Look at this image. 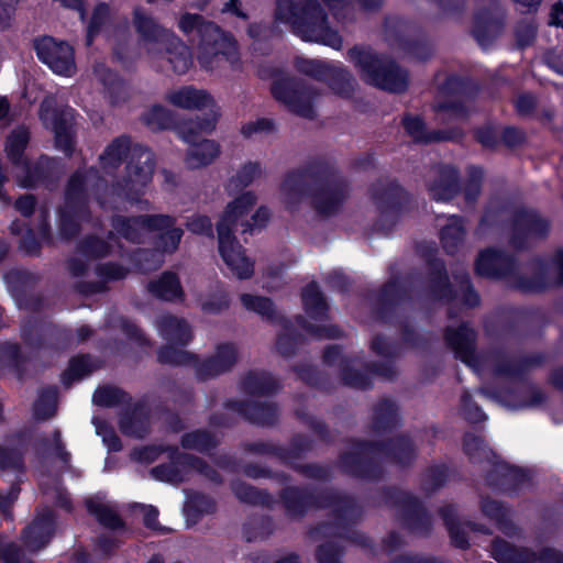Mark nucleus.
<instances>
[{"label": "nucleus", "mask_w": 563, "mask_h": 563, "mask_svg": "<svg viewBox=\"0 0 563 563\" xmlns=\"http://www.w3.org/2000/svg\"><path fill=\"white\" fill-rule=\"evenodd\" d=\"M87 174L98 175V169L90 167L87 173L77 169L69 176L64 192V205L68 206V208L85 211L90 210L87 191Z\"/></svg>", "instance_id": "nucleus-38"}, {"label": "nucleus", "mask_w": 563, "mask_h": 563, "mask_svg": "<svg viewBox=\"0 0 563 563\" xmlns=\"http://www.w3.org/2000/svg\"><path fill=\"white\" fill-rule=\"evenodd\" d=\"M223 407L227 410L236 412L251 424L258 427H274L279 420V407L273 401L230 398L223 402Z\"/></svg>", "instance_id": "nucleus-26"}, {"label": "nucleus", "mask_w": 563, "mask_h": 563, "mask_svg": "<svg viewBox=\"0 0 563 563\" xmlns=\"http://www.w3.org/2000/svg\"><path fill=\"white\" fill-rule=\"evenodd\" d=\"M492 558L498 563H533L534 551L528 547H518L496 537L490 542Z\"/></svg>", "instance_id": "nucleus-44"}, {"label": "nucleus", "mask_w": 563, "mask_h": 563, "mask_svg": "<svg viewBox=\"0 0 563 563\" xmlns=\"http://www.w3.org/2000/svg\"><path fill=\"white\" fill-rule=\"evenodd\" d=\"M477 394L492 399L512 410H522L542 406L547 401V395L536 385H529L528 397H521L514 388H501L496 386H482Z\"/></svg>", "instance_id": "nucleus-27"}, {"label": "nucleus", "mask_w": 563, "mask_h": 563, "mask_svg": "<svg viewBox=\"0 0 563 563\" xmlns=\"http://www.w3.org/2000/svg\"><path fill=\"white\" fill-rule=\"evenodd\" d=\"M36 55L52 70H70L76 67L74 47L66 41L44 35L34 40Z\"/></svg>", "instance_id": "nucleus-24"}, {"label": "nucleus", "mask_w": 563, "mask_h": 563, "mask_svg": "<svg viewBox=\"0 0 563 563\" xmlns=\"http://www.w3.org/2000/svg\"><path fill=\"white\" fill-rule=\"evenodd\" d=\"M278 499L289 519H302L311 509L325 510L339 504L349 505L346 494L333 487L313 489L310 486L289 485L278 492Z\"/></svg>", "instance_id": "nucleus-6"}, {"label": "nucleus", "mask_w": 563, "mask_h": 563, "mask_svg": "<svg viewBox=\"0 0 563 563\" xmlns=\"http://www.w3.org/2000/svg\"><path fill=\"white\" fill-rule=\"evenodd\" d=\"M410 297L407 285L398 276L388 278L378 289L372 307L374 319L382 324L394 325L399 308Z\"/></svg>", "instance_id": "nucleus-16"}, {"label": "nucleus", "mask_w": 563, "mask_h": 563, "mask_svg": "<svg viewBox=\"0 0 563 563\" xmlns=\"http://www.w3.org/2000/svg\"><path fill=\"white\" fill-rule=\"evenodd\" d=\"M438 512L449 532L452 545L460 550H468L471 547L470 539L459 520L456 505H444L439 508Z\"/></svg>", "instance_id": "nucleus-46"}, {"label": "nucleus", "mask_w": 563, "mask_h": 563, "mask_svg": "<svg viewBox=\"0 0 563 563\" xmlns=\"http://www.w3.org/2000/svg\"><path fill=\"white\" fill-rule=\"evenodd\" d=\"M30 142V131L24 125L14 129L5 142V153L12 165L23 167L29 161L25 157V150Z\"/></svg>", "instance_id": "nucleus-56"}, {"label": "nucleus", "mask_w": 563, "mask_h": 563, "mask_svg": "<svg viewBox=\"0 0 563 563\" xmlns=\"http://www.w3.org/2000/svg\"><path fill=\"white\" fill-rule=\"evenodd\" d=\"M163 451L168 454L169 461L154 466L151 470L152 477L175 485L183 483L189 473V465L186 464L184 455L190 453L180 452L175 445H166Z\"/></svg>", "instance_id": "nucleus-33"}, {"label": "nucleus", "mask_w": 563, "mask_h": 563, "mask_svg": "<svg viewBox=\"0 0 563 563\" xmlns=\"http://www.w3.org/2000/svg\"><path fill=\"white\" fill-rule=\"evenodd\" d=\"M178 27L184 34L197 32L199 57L209 59L222 55L231 63L238 59V44L235 38L221 30L212 21L206 20L197 13L185 12L179 16Z\"/></svg>", "instance_id": "nucleus-5"}, {"label": "nucleus", "mask_w": 563, "mask_h": 563, "mask_svg": "<svg viewBox=\"0 0 563 563\" xmlns=\"http://www.w3.org/2000/svg\"><path fill=\"white\" fill-rule=\"evenodd\" d=\"M280 189L288 211H296L302 199L308 198L318 216L329 218L343 208L351 194V183L333 162L313 157L287 172Z\"/></svg>", "instance_id": "nucleus-1"}, {"label": "nucleus", "mask_w": 563, "mask_h": 563, "mask_svg": "<svg viewBox=\"0 0 563 563\" xmlns=\"http://www.w3.org/2000/svg\"><path fill=\"white\" fill-rule=\"evenodd\" d=\"M238 362V350L233 343H220L216 353L202 361L192 364L197 379L206 382L230 372Z\"/></svg>", "instance_id": "nucleus-28"}, {"label": "nucleus", "mask_w": 563, "mask_h": 563, "mask_svg": "<svg viewBox=\"0 0 563 563\" xmlns=\"http://www.w3.org/2000/svg\"><path fill=\"white\" fill-rule=\"evenodd\" d=\"M466 230L461 216H452L440 230V242L448 255H455L464 242Z\"/></svg>", "instance_id": "nucleus-53"}, {"label": "nucleus", "mask_w": 563, "mask_h": 563, "mask_svg": "<svg viewBox=\"0 0 563 563\" xmlns=\"http://www.w3.org/2000/svg\"><path fill=\"white\" fill-rule=\"evenodd\" d=\"M532 276L515 273L512 288L522 294H541L563 286V250L555 251L550 262L540 256L531 260Z\"/></svg>", "instance_id": "nucleus-11"}, {"label": "nucleus", "mask_w": 563, "mask_h": 563, "mask_svg": "<svg viewBox=\"0 0 563 563\" xmlns=\"http://www.w3.org/2000/svg\"><path fill=\"white\" fill-rule=\"evenodd\" d=\"M275 14L303 41L335 49L342 47V37L329 25L328 15L318 0H276Z\"/></svg>", "instance_id": "nucleus-4"}, {"label": "nucleus", "mask_w": 563, "mask_h": 563, "mask_svg": "<svg viewBox=\"0 0 563 563\" xmlns=\"http://www.w3.org/2000/svg\"><path fill=\"white\" fill-rule=\"evenodd\" d=\"M23 168L25 169V175L21 184L24 188L44 186L52 189L58 183L60 165L56 157L43 154L34 164L27 162Z\"/></svg>", "instance_id": "nucleus-31"}, {"label": "nucleus", "mask_w": 563, "mask_h": 563, "mask_svg": "<svg viewBox=\"0 0 563 563\" xmlns=\"http://www.w3.org/2000/svg\"><path fill=\"white\" fill-rule=\"evenodd\" d=\"M430 197L435 201L446 202L462 192L459 169L450 164H443L438 169L437 177L428 184Z\"/></svg>", "instance_id": "nucleus-34"}, {"label": "nucleus", "mask_w": 563, "mask_h": 563, "mask_svg": "<svg viewBox=\"0 0 563 563\" xmlns=\"http://www.w3.org/2000/svg\"><path fill=\"white\" fill-rule=\"evenodd\" d=\"M253 191H245L228 203L217 223L218 250L229 269L239 279H250L254 274V262L246 256L245 249L234 235L239 220L256 205Z\"/></svg>", "instance_id": "nucleus-3"}, {"label": "nucleus", "mask_w": 563, "mask_h": 563, "mask_svg": "<svg viewBox=\"0 0 563 563\" xmlns=\"http://www.w3.org/2000/svg\"><path fill=\"white\" fill-rule=\"evenodd\" d=\"M26 362L27 357L22 352L19 343L0 342V365L12 371L19 380L24 378Z\"/></svg>", "instance_id": "nucleus-57"}, {"label": "nucleus", "mask_w": 563, "mask_h": 563, "mask_svg": "<svg viewBox=\"0 0 563 563\" xmlns=\"http://www.w3.org/2000/svg\"><path fill=\"white\" fill-rule=\"evenodd\" d=\"M40 120L45 129L54 134V146L67 158L73 157L76 146L75 110L70 107H57L53 101L44 100L40 106Z\"/></svg>", "instance_id": "nucleus-12"}, {"label": "nucleus", "mask_w": 563, "mask_h": 563, "mask_svg": "<svg viewBox=\"0 0 563 563\" xmlns=\"http://www.w3.org/2000/svg\"><path fill=\"white\" fill-rule=\"evenodd\" d=\"M233 495L242 503L251 506L273 508L275 500L272 494L264 488H257L244 481L233 479L230 483Z\"/></svg>", "instance_id": "nucleus-47"}, {"label": "nucleus", "mask_w": 563, "mask_h": 563, "mask_svg": "<svg viewBox=\"0 0 563 563\" xmlns=\"http://www.w3.org/2000/svg\"><path fill=\"white\" fill-rule=\"evenodd\" d=\"M126 161L125 172L113 184V190L131 202L140 201L146 186L152 181L156 161L154 153L141 144H131L129 135L113 139L99 156L100 167L114 173Z\"/></svg>", "instance_id": "nucleus-2"}, {"label": "nucleus", "mask_w": 563, "mask_h": 563, "mask_svg": "<svg viewBox=\"0 0 563 563\" xmlns=\"http://www.w3.org/2000/svg\"><path fill=\"white\" fill-rule=\"evenodd\" d=\"M85 507L87 512L95 517L98 523L103 528L113 531L125 529V521L110 506L89 498L86 499Z\"/></svg>", "instance_id": "nucleus-58"}, {"label": "nucleus", "mask_w": 563, "mask_h": 563, "mask_svg": "<svg viewBox=\"0 0 563 563\" xmlns=\"http://www.w3.org/2000/svg\"><path fill=\"white\" fill-rule=\"evenodd\" d=\"M443 339L456 360L473 368L479 366L477 332L468 322L463 321L457 327L448 325Z\"/></svg>", "instance_id": "nucleus-21"}, {"label": "nucleus", "mask_w": 563, "mask_h": 563, "mask_svg": "<svg viewBox=\"0 0 563 563\" xmlns=\"http://www.w3.org/2000/svg\"><path fill=\"white\" fill-rule=\"evenodd\" d=\"M301 302L306 314L314 321L329 319V303L316 280L309 282L301 289Z\"/></svg>", "instance_id": "nucleus-43"}, {"label": "nucleus", "mask_w": 563, "mask_h": 563, "mask_svg": "<svg viewBox=\"0 0 563 563\" xmlns=\"http://www.w3.org/2000/svg\"><path fill=\"white\" fill-rule=\"evenodd\" d=\"M92 402L102 408H114L131 405L132 396L121 387L103 385L96 388Z\"/></svg>", "instance_id": "nucleus-63"}, {"label": "nucleus", "mask_w": 563, "mask_h": 563, "mask_svg": "<svg viewBox=\"0 0 563 563\" xmlns=\"http://www.w3.org/2000/svg\"><path fill=\"white\" fill-rule=\"evenodd\" d=\"M279 450L278 461L292 470V465H300L297 461L313 450V441L307 434L295 433L290 438L288 446L279 445Z\"/></svg>", "instance_id": "nucleus-50"}, {"label": "nucleus", "mask_w": 563, "mask_h": 563, "mask_svg": "<svg viewBox=\"0 0 563 563\" xmlns=\"http://www.w3.org/2000/svg\"><path fill=\"white\" fill-rule=\"evenodd\" d=\"M133 24L145 43H155L162 45L167 52L177 53L178 57L186 60L189 56V48L185 43L170 30L156 23L143 8L135 7L133 10Z\"/></svg>", "instance_id": "nucleus-17"}, {"label": "nucleus", "mask_w": 563, "mask_h": 563, "mask_svg": "<svg viewBox=\"0 0 563 563\" xmlns=\"http://www.w3.org/2000/svg\"><path fill=\"white\" fill-rule=\"evenodd\" d=\"M214 120L213 117L201 123L183 121L175 111L162 104H154L142 114V122L152 132L174 131L183 141H191L197 130L214 131Z\"/></svg>", "instance_id": "nucleus-15"}, {"label": "nucleus", "mask_w": 563, "mask_h": 563, "mask_svg": "<svg viewBox=\"0 0 563 563\" xmlns=\"http://www.w3.org/2000/svg\"><path fill=\"white\" fill-rule=\"evenodd\" d=\"M548 322L545 312L533 306L509 308L499 325V332L505 336L527 335L534 327Z\"/></svg>", "instance_id": "nucleus-25"}, {"label": "nucleus", "mask_w": 563, "mask_h": 563, "mask_svg": "<svg viewBox=\"0 0 563 563\" xmlns=\"http://www.w3.org/2000/svg\"><path fill=\"white\" fill-rule=\"evenodd\" d=\"M347 57L355 68L362 70H396L395 60L378 54L369 46L356 45L347 51Z\"/></svg>", "instance_id": "nucleus-39"}, {"label": "nucleus", "mask_w": 563, "mask_h": 563, "mask_svg": "<svg viewBox=\"0 0 563 563\" xmlns=\"http://www.w3.org/2000/svg\"><path fill=\"white\" fill-rule=\"evenodd\" d=\"M146 290L162 301L176 302L185 299L180 279L176 273L170 271H165L158 278L150 280Z\"/></svg>", "instance_id": "nucleus-40"}, {"label": "nucleus", "mask_w": 563, "mask_h": 563, "mask_svg": "<svg viewBox=\"0 0 563 563\" xmlns=\"http://www.w3.org/2000/svg\"><path fill=\"white\" fill-rule=\"evenodd\" d=\"M241 390L249 396H272L280 389L269 372L250 369L241 379Z\"/></svg>", "instance_id": "nucleus-42"}, {"label": "nucleus", "mask_w": 563, "mask_h": 563, "mask_svg": "<svg viewBox=\"0 0 563 563\" xmlns=\"http://www.w3.org/2000/svg\"><path fill=\"white\" fill-rule=\"evenodd\" d=\"M218 509L213 497L202 492H194L187 496L184 514L188 521L198 523L205 516L216 514Z\"/></svg>", "instance_id": "nucleus-51"}, {"label": "nucleus", "mask_w": 563, "mask_h": 563, "mask_svg": "<svg viewBox=\"0 0 563 563\" xmlns=\"http://www.w3.org/2000/svg\"><path fill=\"white\" fill-rule=\"evenodd\" d=\"M292 369L298 378L309 387L327 394H331L335 388V382L332 376L324 371H320L314 365L301 364L294 366Z\"/></svg>", "instance_id": "nucleus-54"}, {"label": "nucleus", "mask_w": 563, "mask_h": 563, "mask_svg": "<svg viewBox=\"0 0 563 563\" xmlns=\"http://www.w3.org/2000/svg\"><path fill=\"white\" fill-rule=\"evenodd\" d=\"M95 369L96 367L92 365L90 354L86 353L71 356L67 367L60 375V382L65 388H69L74 383L92 374Z\"/></svg>", "instance_id": "nucleus-59"}, {"label": "nucleus", "mask_w": 563, "mask_h": 563, "mask_svg": "<svg viewBox=\"0 0 563 563\" xmlns=\"http://www.w3.org/2000/svg\"><path fill=\"white\" fill-rule=\"evenodd\" d=\"M363 444L376 448L378 456L400 468L411 467L418 457L416 443L409 435L404 433L383 440H375V442H364Z\"/></svg>", "instance_id": "nucleus-22"}, {"label": "nucleus", "mask_w": 563, "mask_h": 563, "mask_svg": "<svg viewBox=\"0 0 563 563\" xmlns=\"http://www.w3.org/2000/svg\"><path fill=\"white\" fill-rule=\"evenodd\" d=\"M263 73H258L262 75ZM287 75L288 73H275ZM264 79V76H260ZM271 93L275 100L283 103L291 113L308 120L317 118L314 108L319 92L303 80L288 76H279L271 86Z\"/></svg>", "instance_id": "nucleus-8"}, {"label": "nucleus", "mask_w": 563, "mask_h": 563, "mask_svg": "<svg viewBox=\"0 0 563 563\" xmlns=\"http://www.w3.org/2000/svg\"><path fill=\"white\" fill-rule=\"evenodd\" d=\"M161 336L168 343L187 346L192 340L190 324L184 319L174 314H164L156 322Z\"/></svg>", "instance_id": "nucleus-41"}, {"label": "nucleus", "mask_w": 563, "mask_h": 563, "mask_svg": "<svg viewBox=\"0 0 563 563\" xmlns=\"http://www.w3.org/2000/svg\"><path fill=\"white\" fill-rule=\"evenodd\" d=\"M550 232V222L533 208L519 207L510 217V246L518 252L530 247L531 241L544 240Z\"/></svg>", "instance_id": "nucleus-14"}, {"label": "nucleus", "mask_w": 563, "mask_h": 563, "mask_svg": "<svg viewBox=\"0 0 563 563\" xmlns=\"http://www.w3.org/2000/svg\"><path fill=\"white\" fill-rule=\"evenodd\" d=\"M165 100L170 104L185 110H208L202 115L181 119L183 121L201 123L205 119H212L214 112V129L217 128V123L221 117L220 107L216 103L213 96L207 90L197 89L194 86H183L176 90L167 92Z\"/></svg>", "instance_id": "nucleus-18"}, {"label": "nucleus", "mask_w": 563, "mask_h": 563, "mask_svg": "<svg viewBox=\"0 0 563 563\" xmlns=\"http://www.w3.org/2000/svg\"><path fill=\"white\" fill-rule=\"evenodd\" d=\"M275 531V522L272 516L262 515L250 518L242 528L246 542L265 541Z\"/></svg>", "instance_id": "nucleus-64"}, {"label": "nucleus", "mask_w": 563, "mask_h": 563, "mask_svg": "<svg viewBox=\"0 0 563 563\" xmlns=\"http://www.w3.org/2000/svg\"><path fill=\"white\" fill-rule=\"evenodd\" d=\"M426 282L428 295L438 301L452 302L457 291L452 285L444 260L437 256L426 258Z\"/></svg>", "instance_id": "nucleus-29"}, {"label": "nucleus", "mask_w": 563, "mask_h": 563, "mask_svg": "<svg viewBox=\"0 0 563 563\" xmlns=\"http://www.w3.org/2000/svg\"><path fill=\"white\" fill-rule=\"evenodd\" d=\"M58 388L55 385L43 387L33 402V417L37 421L52 419L57 412Z\"/></svg>", "instance_id": "nucleus-61"}, {"label": "nucleus", "mask_w": 563, "mask_h": 563, "mask_svg": "<svg viewBox=\"0 0 563 563\" xmlns=\"http://www.w3.org/2000/svg\"><path fill=\"white\" fill-rule=\"evenodd\" d=\"M120 413L119 428L124 435L143 439L150 431V411L144 399L125 405Z\"/></svg>", "instance_id": "nucleus-35"}, {"label": "nucleus", "mask_w": 563, "mask_h": 563, "mask_svg": "<svg viewBox=\"0 0 563 563\" xmlns=\"http://www.w3.org/2000/svg\"><path fill=\"white\" fill-rule=\"evenodd\" d=\"M493 372L501 377H522L528 371L543 366L548 361V355L542 352L527 354L518 357L516 361L507 358L504 352H496L494 355Z\"/></svg>", "instance_id": "nucleus-32"}, {"label": "nucleus", "mask_w": 563, "mask_h": 563, "mask_svg": "<svg viewBox=\"0 0 563 563\" xmlns=\"http://www.w3.org/2000/svg\"><path fill=\"white\" fill-rule=\"evenodd\" d=\"M482 514L494 521L497 528L504 533L514 528V523L509 517V509L501 501L490 498L489 496L481 497L479 501Z\"/></svg>", "instance_id": "nucleus-62"}, {"label": "nucleus", "mask_w": 563, "mask_h": 563, "mask_svg": "<svg viewBox=\"0 0 563 563\" xmlns=\"http://www.w3.org/2000/svg\"><path fill=\"white\" fill-rule=\"evenodd\" d=\"M346 498L350 500V504H339L334 511H331L332 520L320 522L317 529L327 536L347 540L364 549L372 548V539L365 533L353 529L362 516L360 506L353 496L346 494Z\"/></svg>", "instance_id": "nucleus-13"}, {"label": "nucleus", "mask_w": 563, "mask_h": 563, "mask_svg": "<svg viewBox=\"0 0 563 563\" xmlns=\"http://www.w3.org/2000/svg\"><path fill=\"white\" fill-rule=\"evenodd\" d=\"M485 482L493 490L507 496H518L525 486L530 484L529 470L510 464L506 461H497L485 474Z\"/></svg>", "instance_id": "nucleus-19"}, {"label": "nucleus", "mask_w": 563, "mask_h": 563, "mask_svg": "<svg viewBox=\"0 0 563 563\" xmlns=\"http://www.w3.org/2000/svg\"><path fill=\"white\" fill-rule=\"evenodd\" d=\"M382 497L388 507L400 511L401 526L407 531L422 537L430 536L432 519L417 496L396 486H386L382 489Z\"/></svg>", "instance_id": "nucleus-9"}, {"label": "nucleus", "mask_w": 563, "mask_h": 563, "mask_svg": "<svg viewBox=\"0 0 563 563\" xmlns=\"http://www.w3.org/2000/svg\"><path fill=\"white\" fill-rule=\"evenodd\" d=\"M240 300L246 310L257 313L263 320L272 324L284 321L285 317L278 313L274 301L268 297L242 294Z\"/></svg>", "instance_id": "nucleus-55"}, {"label": "nucleus", "mask_w": 563, "mask_h": 563, "mask_svg": "<svg viewBox=\"0 0 563 563\" xmlns=\"http://www.w3.org/2000/svg\"><path fill=\"white\" fill-rule=\"evenodd\" d=\"M361 79L391 93H402L409 87V73H361Z\"/></svg>", "instance_id": "nucleus-48"}, {"label": "nucleus", "mask_w": 563, "mask_h": 563, "mask_svg": "<svg viewBox=\"0 0 563 563\" xmlns=\"http://www.w3.org/2000/svg\"><path fill=\"white\" fill-rule=\"evenodd\" d=\"M56 532V517L52 510L37 515L21 532V540L31 553L44 549Z\"/></svg>", "instance_id": "nucleus-30"}, {"label": "nucleus", "mask_w": 563, "mask_h": 563, "mask_svg": "<svg viewBox=\"0 0 563 563\" xmlns=\"http://www.w3.org/2000/svg\"><path fill=\"white\" fill-rule=\"evenodd\" d=\"M368 192L378 213L373 229L387 236L408 209L410 195L396 179L378 180L369 186Z\"/></svg>", "instance_id": "nucleus-7"}, {"label": "nucleus", "mask_w": 563, "mask_h": 563, "mask_svg": "<svg viewBox=\"0 0 563 563\" xmlns=\"http://www.w3.org/2000/svg\"><path fill=\"white\" fill-rule=\"evenodd\" d=\"M213 131L197 130L191 141H184L189 144L185 163L190 169H198L211 164L220 154V146L213 140L201 139L202 134H211Z\"/></svg>", "instance_id": "nucleus-36"}, {"label": "nucleus", "mask_w": 563, "mask_h": 563, "mask_svg": "<svg viewBox=\"0 0 563 563\" xmlns=\"http://www.w3.org/2000/svg\"><path fill=\"white\" fill-rule=\"evenodd\" d=\"M311 78L327 82L334 95L351 99L354 95L357 82L352 77V73H303Z\"/></svg>", "instance_id": "nucleus-49"}, {"label": "nucleus", "mask_w": 563, "mask_h": 563, "mask_svg": "<svg viewBox=\"0 0 563 563\" xmlns=\"http://www.w3.org/2000/svg\"><path fill=\"white\" fill-rule=\"evenodd\" d=\"M31 435V431L23 428L7 437L9 442H14L18 445L2 446L0 444V470H12L19 472L24 470V453Z\"/></svg>", "instance_id": "nucleus-37"}, {"label": "nucleus", "mask_w": 563, "mask_h": 563, "mask_svg": "<svg viewBox=\"0 0 563 563\" xmlns=\"http://www.w3.org/2000/svg\"><path fill=\"white\" fill-rule=\"evenodd\" d=\"M504 14L498 0L477 3L473 34L482 47L488 46L501 32Z\"/></svg>", "instance_id": "nucleus-23"}, {"label": "nucleus", "mask_w": 563, "mask_h": 563, "mask_svg": "<svg viewBox=\"0 0 563 563\" xmlns=\"http://www.w3.org/2000/svg\"><path fill=\"white\" fill-rule=\"evenodd\" d=\"M90 210L70 209L63 206L58 209V233L63 240L69 241L75 239L81 229L80 221L90 219Z\"/></svg>", "instance_id": "nucleus-52"}, {"label": "nucleus", "mask_w": 563, "mask_h": 563, "mask_svg": "<svg viewBox=\"0 0 563 563\" xmlns=\"http://www.w3.org/2000/svg\"><path fill=\"white\" fill-rule=\"evenodd\" d=\"M399 412L397 404L383 398L373 407L371 428L375 434L388 433L398 428Z\"/></svg>", "instance_id": "nucleus-45"}, {"label": "nucleus", "mask_w": 563, "mask_h": 563, "mask_svg": "<svg viewBox=\"0 0 563 563\" xmlns=\"http://www.w3.org/2000/svg\"><path fill=\"white\" fill-rule=\"evenodd\" d=\"M364 442H375V440L351 438L349 440L350 450L339 454L338 464L340 471L350 477L378 482L383 478L384 468L379 461L376 448L366 446Z\"/></svg>", "instance_id": "nucleus-10"}, {"label": "nucleus", "mask_w": 563, "mask_h": 563, "mask_svg": "<svg viewBox=\"0 0 563 563\" xmlns=\"http://www.w3.org/2000/svg\"><path fill=\"white\" fill-rule=\"evenodd\" d=\"M517 271V256L497 247L482 250L474 263L475 274L487 279H505L515 275Z\"/></svg>", "instance_id": "nucleus-20"}, {"label": "nucleus", "mask_w": 563, "mask_h": 563, "mask_svg": "<svg viewBox=\"0 0 563 563\" xmlns=\"http://www.w3.org/2000/svg\"><path fill=\"white\" fill-rule=\"evenodd\" d=\"M220 444L214 433L207 429H196L185 432L180 437V446L185 450H192L199 453L209 454Z\"/></svg>", "instance_id": "nucleus-60"}]
</instances>
